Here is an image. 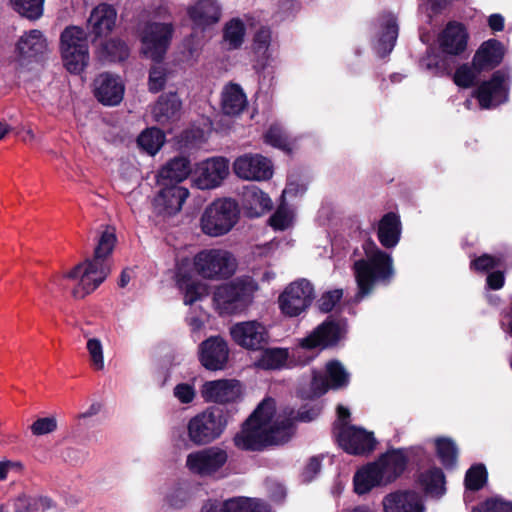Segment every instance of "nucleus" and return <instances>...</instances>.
<instances>
[{"label":"nucleus","mask_w":512,"mask_h":512,"mask_svg":"<svg viewBox=\"0 0 512 512\" xmlns=\"http://www.w3.org/2000/svg\"><path fill=\"white\" fill-rule=\"evenodd\" d=\"M506 75L502 70L493 72L489 80L483 81L475 91V98L484 109L502 104L508 99V89L505 87Z\"/></svg>","instance_id":"nucleus-17"},{"label":"nucleus","mask_w":512,"mask_h":512,"mask_svg":"<svg viewBox=\"0 0 512 512\" xmlns=\"http://www.w3.org/2000/svg\"><path fill=\"white\" fill-rule=\"evenodd\" d=\"M275 413V401L272 398H265L260 402L251 415L245 420L246 425L250 424L269 427Z\"/></svg>","instance_id":"nucleus-40"},{"label":"nucleus","mask_w":512,"mask_h":512,"mask_svg":"<svg viewBox=\"0 0 512 512\" xmlns=\"http://www.w3.org/2000/svg\"><path fill=\"white\" fill-rule=\"evenodd\" d=\"M94 86L95 98L105 106H116L123 100L125 88L118 76L101 73L94 80Z\"/></svg>","instance_id":"nucleus-23"},{"label":"nucleus","mask_w":512,"mask_h":512,"mask_svg":"<svg viewBox=\"0 0 512 512\" xmlns=\"http://www.w3.org/2000/svg\"><path fill=\"white\" fill-rule=\"evenodd\" d=\"M505 47L495 38L480 44L472 58V67L477 73L489 72L497 68L504 60Z\"/></svg>","instance_id":"nucleus-20"},{"label":"nucleus","mask_w":512,"mask_h":512,"mask_svg":"<svg viewBox=\"0 0 512 512\" xmlns=\"http://www.w3.org/2000/svg\"><path fill=\"white\" fill-rule=\"evenodd\" d=\"M343 297L342 289H334L324 292L317 301V307L322 313L331 312Z\"/></svg>","instance_id":"nucleus-51"},{"label":"nucleus","mask_w":512,"mask_h":512,"mask_svg":"<svg viewBox=\"0 0 512 512\" xmlns=\"http://www.w3.org/2000/svg\"><path fill=\"white\" fill-rule=\"evenodd\" d=\"M245 512H270V509L264 501L248 498Z\"/></svg>","instance_id":"nucleus-64"},{"label":"nucleus","mask_w":512,"mask_h":512,"mask_svg":"<svg viewBox=\"0 0 512 512\" xmlns=\"http://www.w3.org/2000/svg\"><path fill=\"white\" fill-rule=\"evenodd\" d=\"M193 266L199 276L210 280L227 279L236 269L235 259L225 250L205 249L193 259Z\"/></svg>","instance_id":"nucleus-8"},{"label":"nucleus","mask_w":512,"mask_h":512,"mask_svg":"<svg viewBox=\"0 0 512 512\" xmlns=\"http://www.w3.org/2000/svg\"><path fill=\"white\" fill-rule=\"evenodd\" d=\"M245 25L239 18L231 19L223 29V38L231 49L239 48L244 41Z\"/></svg>","instance_id":"nucleus-45"},{"label":"nucleus","mask_w":512,"mask_h":512,"mask_svg":"<svg viewBox=\"0 0 512 512\" xmlns=\"http://www.w3.org/2000/svg\"><path fill=\"white\" fill-rule=\"evenodd\" d=\"M469 34L465 25L457 21H449L439 33L437 42L443 54L459 56L467 49Z\"/></svg>","instance_id":"nucleus-18"},{"label":"nucleus","mask_w":512,"mask_h":512,"mask_svg":"<svg viewBox=\"0 0 512 512\" xmlns=\"http://www.w3.org/2000/svg\"><path fill=\"white\" fill-rule=\"evenodd\" d=\"M30 429L34 436L50 434L57 429V420L53 416L38 418L30 426Z\"/></svg>","instance_id":"nucleus-55"},{"label":"nucleus","mask_w":512,"mask_h":512,"mask_svg":"<svg viewBox=\"0 0 512 512\" xmlns=\"http://www.w3.org/2000/svg\"><path fill=\"white\" fill-rule=\"evenodd\" d=\"M239 381L219 379L206 381L201 388V396L206 403H216L224 406L239 398Z\"/></svg>","instance_id":"nucleus-22"},{"label":"nucleus","mask_w":512,"mask_h":512,"mask_svg":"<svg viewBox=\"0 0 512 512\" xmlns=\"http://www.w3.org/2000/svg\"><path fill=\"white\" fill-rule=\"evenodd\" d=\"M327 380L331 389L338 390L349 384V373L338 360H330L326 364Z\"/></svg>","instance_id":"nucleus-43"},{"label":"nucleus","mask_w":512,"mask_h":512,"mask_svg":"<svg viewBox=\"0 0 512 512\" xmlns=\"http://www.w3.org/2000/svg\"><path fill=\"white\" fill-rule=\"evenodd\" d=\"M239 214V205L235 200L217 199L205 209L201 217L202 231L209 236H222L234 227Z\"/></svg>","instance_id":"nucleus-7"},{"label":"nucleus","mask_w":512,"mask_h":512,"mask_svg":"<svg viewBox=\"0 0 512 512\" xmlns=\"http://www.w3.org/2000/svg\"><path fill=\"white\" fill-rule=\"evenodd\" d=\"M477 74L472 65L469 66L465 63L456 69L453 75V81L458 87L470 88L474 86Z\"/></svg>","instance_id":"nucleus-48"},{"label":"nucleus","mask_w":512,"mask_h":512,"mask_svg":"<svg viewBox=\"0 0 512 512\" xmlns=\"http://www.w3.org/2000/svg\"><path fill=\"white\" fill-rule=\"evenodd\" d=\"M401 232L402 224L398 214L388 212L379 220L377 238L384 248H394L400 241Z\"/></svg>","instance_id":"nucleus-27"},{"label":"nucleus","mask_w":512,"mask_h":512,"mask_svg":"<svg viewBox=\"0 0 512 512\" xmlns=\"http://www.w3.org/2000/svg\"><path fill=\"white\" fill-rule=\"evenodd\" d=\"M329 389L330 384L326 377L314 374L310 383V393L307 398L314 399L323 396Z\"/></svg>","instance_id":"nucleus-58"},{"label":"nucleus","mask_w":512,"mask_h":512,"mask_svg":"<svg viewBox=\"0 0 512 512\" xmlns=\"http://www.w3.org/2000/svg\"><path fill=\"white\" fill-rule=\"evenodd\" d=\"M101 52L104 58L109 62H122L129 57V48L126 43L120 39H110L101 46Z\"/></svg>","instance_id":"nucleus-44"},{"label":"nucleus","mask_w":512,"mask_h":512,"mask_svg":"<svg viewBox=\"0 0 512 512\" xmlns=\"http://www.w3.org/2000/svg\"><path fill=\"white\" fill-rule=\"evenodd\" d=\"M226 406H209L191 417L187 423V437L195 446H206L218 440L234 415Z\"/></svg>","instance_id":"nucleus-5"},{"label":"nucleus","mask_w":512,"mask_h":512,"mask_svg":"<svg viewBox=\"0 0 512 512\" xmlns=\"http://www.w3.org/2000/svg\"><path fill=\"white\" fill-rule=\"evenodd\" d=\"M362 249L366 258L356 260L352 266L358 289L356 302L369 296L376 285H390L395 276L392 256L381 250L371 238L364 241Z\"/></svg>","instance_id":"nucleus-3"},{"label":"nucleus","mask_w":512,"mask_h":512,"mask_svg":"<svg viewBox=\"0 0 512 512\" xmlns=\"http://www.w3.org/2000/svg\"><path fill=\"white\" fill-rule=\"evenodd\" d=\"M229 174V161L224 157H214L203 162L195 183L202 190L218 187Z\"/></svg>","instance_id":"nucleus-24"},{"label":"nucleus","mask_w":512,"mask_h":512,"mask_svg":"<svg viewBox=\"0 0 512 512\" xmlns=\"http://www.w3.org/2000/svg\"><path fill=\"white\" fill-rule=\"evenodd\" d=\"M167 81V69L160 63H156L149 70V91L158 93L164 89Z\"/></svg>","instance_id":"nucleus-47"},{"label":"nucleus","mask_w":512,"mask_h":512,"mask_svg":"<svg viewBox=\"0 0 512 512\" xmlns=\"http://www.w3.org/2000/svg\"><path fill=\"white\" fill-rule=\"evenodd\" d=\"M313 299V285L306 279H300L284 289L278 297V305L283 315L297 317L311 306Z\"/></svg>","instance_id":"nucleus-10"},{"label":"nucleus","mask_w":512,"mask_h":512,"mask_svg":"<svg viewBox=\"0 0 512 512\" xmlns=\"http://www.w3.org/2000/svg\"><path fill=\"white\" fill-rule=\"evenodd\" d=\"M275 413V401L272 398H265L260 402L251 415L245 420L246 425L250 424L269 427Z\"/></svg>","instance_id":"nucleus-41"},{"label":"nucleus","mask_w":512,"mask_h":512,"mask_svg":"<svg viewBox=\"0 0 512 512\" xmlns=\"http://www.w3.org/2000/svg\"><path fill=\"white\" fill-rule=\"evenodd\" d=\"M409 459L404 448L390 449L375 461L382 471L385 483H391L399 478L407 468Z\"/></svg>","instance_id":"nucleus-26"},{"label":"nucleus","mask_w":512,"mask_h":512,"mask_svg":"<svg viewBox=\"0 0 512 512\" xmlns=\"http://www.w3.org/2000/svg\"><path fill=\"white\" fill-rule=\"evenodd\" d=\"M341 339L340 324L328 317L324 322L318 325L311 334L303 338L300 346L307 350L315 348H329L338 344Z\"/></svg>","instance_id":"nucleus-21"},{"label":"nucleus","mask_w":512,"mask_h":512,"mask_svg":"<svg viewBox=\"0 0 512 512\" xmlns=\"http://www.w3.org/2000/svg\"><path fill=\"white\" fill-rule=\"evenodd\" d=\"M487 286L492 290H499L504 286L505 277L502 271H494L488 274Z\"/></svg>","instance_id":"nucleus-63"},{"label":"nucleus","mask_w":512,"mask_h":512,"mask_svg":"<svg viewBox=\"0 0 512 512\" xmlns=\"http://www.w3.org/2000/svg\"><path fill=\"white\" fill-rule=\"evenodd\" d=\"M384 512H423V504L416 493L396 491L383 499Z\"/></svg>","instance_id":"nucleus-28"},{"label":"nucleus","mask_w":512,"mask_h":512,"mask_svg":"<svg viewBox=\"0 0 512 512\" xmlns=\"http://www.w3.org/2000/svg\"><path fill=\"white\" fill-rule=\"evenodd\" d=\"M181 107L182 102L176 92L162 94L153 110L156 121L164 124L178 118Z\"/></svg>","instance_id":"nucleus-31"},{"label":"nucleus","mask_w":512,"mask_h":512,"mask_svg":"<svg viewBox=\"0 0 512 512\" xmlns=\"http://www.w3.org/2000/svg\"><path fill=\"white\" fill-rule=\"evenodd\" d=\"M418 483L423 491L431 496L440 497L445 491V474L439 467H431L418 476Z\"/></svg>","instance_id":"nucleus-32"},{"label":"nucleus","mask_w":512,"mask_h":512,"mask_svg":"<svg viewBox=\"0 0 512 512\" xmlns=\"http://www.w3.org/2000/svg\"><path fill=\"white\" fill-rule=\"evenodd\" d=\"M333 434L338 446L349 455H368L377 444L373 432L354 425L334 424Z\"/></svg>","instance_id":"nucleus-9"},{"label":"nucleus","mask_w":512,"mask_h":512,"mask_svg":"<svg viewBox=\"0 0 512 512\" xmlns=\"http://www.w3.org/2000/svg\"><path fill=\"white\" fill-rule=\"evenodd\" d=\"M271 42V31L267 27H261L253 39V47L256 53L264 52L268 49Z\"/></svg>","instance_id":"nucleus-59"},{"label":"nucleus","mask_w":512,"mask_h":512,"mask_svg":"<svg viewBox=\"0 0 512 512\" xmlns=\"http://www.w3.org/2000/svg\"><path fill=\"white\" fill-rule=\"evenodd\" d=\"M228 359V343L219 335L210 336L199 345V361L209 371L223 370Z\"/></svg>","instance_id":"nucleus-16"},{"label":"nucleus","mask_w":512,"mask_h":512,"mask_svg":"<svg viewBox=\"0 0 512 512\" xmlns=\"http://www.w3.org/2000/svg\"><path fill=\"white\" fill-rule=\"evenodd\" d=\"M174 27L171 23H147L141 38L143 53L155 63L162 62L173 37Z\"/></svg>","instance_id":"nucleus-12"},{"label":"nucleus","mask_w":512,"mask_h":512,"mask_svg":"<svg viewBox=\"0 0 512 512\" xmlns=\"http://www.w3.org/2000/svg\"><path fill=\"white\" fill-rule=\"evenodd\" d=\"M228 461L227 451L219 446H210L191 452L186 458V467L194 474L212 476Z\"/></svg>","instance_id":"nucleus-13"},{"label":"nucleus","mask_w":512,"mask_h":512,"mask_svg":"<svg viewBox=\"0 0 512 512\" xmlns=\"http://www.w3.org/2000/svg\"><path fill=\"white\" fill-rule=\"evenodd\" d=\"M247 499L245 497L231 498L222 502L225 512H245Z\"/></svg>","instance_id":"nucleus-62"},{"label":"nucleus","mask_w":512,"mask_h":512,"mask_svg":"<svg viewBox=\"0 0 512 512\" xmlns=\"http://www.w3.org/2000/svg\"><path fill=\"white\" fill-rule=\"evenodd\" d=\"M398 24L396 18L390 16L384 23L375 50L380 58L387 57L396 44L398 38Z\"/></svg>","instance_id":"nucleus-34"},{"label":"nucleus","mask_w":512,"mask_h":512,"mask_svg":"<svg viewBox=\"0 0 512 512\" xmlns=\"http://www.w3.org/2000/svg\"><path fill=\"white\" fill-rule=\"evenodd\" d=\"M500 263V258L484 253L471 261L470 268L476 272H488L498 267Z\"/></svg>","instance_id":"nucleus-53"},{"label":"nucleus","mask_w":512,"mask_h":512,"mask_svg":"<svg viewBox=\"0 0 512 512\" xmlns=\"http://www.w3.org/2000/svg\"><path fill=\"white\" fill-rule=\"evenodd\" d=\"M241 205L249 218L260 217L272 209V201L268 194L253 184L243 187Z\"/></svg>","instance_id":"nucleus-25"},{"label":"nucleus","mask_w":512,"mask_h":512,"mask_svg":"<svg viewBox=\"0 0 512 512\" xmlns=\"http://www.w3.org/2000/svg\"><path fill=\"white\" fill-rule=\"evenodd\" d=\"M383 484H386L385 478L375 461L357 470L353 476L354 492L358 495H364Z\"/></svg>","instance_id":"nucleus-29"},{"label":"nucleus","mask_w":512,"mask_h":512,"mask_svg":"<svg viewBox=\"0 0 512 512\" xmlns=\"http://www.w3.org/2000/svg\"><path fill=\"white\" fill-rule=\"evenodd\" d=\"M421 64L435 76H444L449 74L447 61L437 55H427L422 59Z\"/></svg>","instance_id":"nucleus-52"},{"label":"nucleus","mask_w":512,"mask_h":512,"mask_svg":"<svg viewBox=\"0 0 512 512\" xmlns=\"http://www.w3.org/2000/svg\"><path fill=\"white\" fill-rule=\"evenodd\" d=\"M436 455L446 470L457 465L458 448L451 438L439 437L435 440Z\"/></svg>","instance_id":"nucleus-38"},{"label":"nucleus","mask_w":512,"mask_h":512,"mask_svg":"<svg viewBox=\"0 0 512 512\" xmlns=\"http://www.w3.org/2000/svg\"><path fill=\"white\" fill-rule=\"evenodd\" d=\"M257 285L249 278H236L216 287L213 302L219 315H237L245 312L253 302Z\"/></svg>","instance_id":"nucleus-6"},{"label":"nucleus","mask_w":512,"mask_h":512,"mask_svg":"<svg viewBox=\"0 0 512 512\" xmlns=\"http://www.w3.org/2000/svg\"><path fill=\"white\" fill-rule=\"evenodd\" d=\"M117 11L107 3L94 7L87 21L88 33L81 27H66L60 35L61 57L64 67L73 74H80L89 63L88 37L95 42L106 37L116 25Z\"/></svg>","instance_id":"nucleus-1"},{"label":"nucleus","mask_w":512,"mask_h":512,"mask_svg":"<svg viewBox=\"0 0 512 512\" xmlns=\"http://www.w3.org/2000/svg\"><path fill=\"white\" fill-rule=\"evenodd\" d=\"M174 396L182 403L189 404L195 398V389L191 384L179 383L174 387Z\"/></svg>","instance_id":"nucleus-60"},{"label":"nucleus","mask_w":512,"mask_h":512,"mask_svg":"<svg viewBox=\"0 0 512 512\" xmlns=\"http://www.w3.org/2000/svg\"><path fill=\"white\" fill-rule=\"evenodd\" d=\"M189 190L179 185H165L153 199L154 212L159 216H173L189 196Z\"/></svg>","instance_id":"nucleus-19"},{"label":"nucleus","mask_w":512,"mask_h":512,"mask_svg":"<svg viewBox=\"0 0 512 512\" xmlns=\"http://www.w3.org/2000/svg\"><path fill=\"white\" fill-rule=\"evenodd\" d=\"M229 334L236 345L248 351H260L270 342L268 328L257 320L234 323Z\"/></svg>","instance_id":"nucleus-11"},{"label":"nucleus","mask_w":512,"mask_h":512,"mask_svg":"<svg viewBox=\"0 0 512 512\" xmlns=\"http://www.w3.org/2000/svg\"><path fill=\"white\" fill-rule=\"evenodd\" d=\"M255 365L263 370H277L285 366L288 360L286 348H264Z\"/></svg>","instance_id":"nucleus-37"},{"label":"nucleus","mask_w":512,"mask_h":512,"mask_svg":"<svg viewBox=\"0 0 512 512\" xmlns=\"http://www.w3.org/2000/svg\"><path fill=\"white\" fill-rule=\"evenodd\" d=\"M165 142V134L159 128H147L137 139L139 147L146 151L149 155H155Z\"/></svg>","instance_id":"nucleus-39"},{"label":"nucleus","mask_w":512,"mask_h":512,"mask_svg":"<svg viewBox=\"0 0 512 512\" xmlns=\"http://www.w3.org/2000/svg\"><path fill=\"white\" fill-rule=\"evenodd\" d=\"M46 49L47 42L40 30L25 32L16 43V71L20 73L27 63L38 61Z\"/></svg>","instance_id":"nucleus-14"},{"label":"nucleus","mask_w":512,"mask_h":512,"mask_svg":"<svg viewBox=\"0 0 512 512\" xmlns=\"http://www.w3.org/2000/svg\"><path fill=\"white\" fill-rule=\"evenodd\" d=\"M45 0H9L11 7L22 17L37 20L43 15Z\"/></svg>","instance_id":"nucleus-42"},{"label":"nucleus","mask_w":512,"mask_h":512,"mask_svg":"<svg viewBox=\"0 0 512 512\" xmlns=\"http://www.w3.org/2000/svg\"><path fill=\"white\" fill-rule=\"evenodd\" d=\"M234 173L245 180L265 181L273 176L271 161L260 154H245L233 164Z\"/></svg>","instance_id":"nucleus-15"},{"label":"nucleus","mask_w":512,"mask_h":512,"mask_svg":"<svg viewBox=\"0 0 512 512\" xmlns=\"http://www.w3.org/2000/svg\"><path fill=\"white\" fill-rule=\"evenodd\" d=\"M472 512H512V502L489 498L473 507Z\"/></svg>","instance_id":"nucleus-50"},{"label":"nucleus","mask_w":512,"mask_h":512,"mask_svg":"<svg viewBox=\"0 0 512 512\" xmlns=\"http://www.w3.org/2000/svg\"><path fill=\"white\" fill-rule=\"evenodd\" d=\"M87 350L91 357L92 365L96 370L104 368V358L102 344L99 339L91 338L87 342Z\"/></svg>","instance_id":"nucleus-56"},{"label":"nucleus","mask_w":512,"mask_h":512,"mask_svg":"<svg viewBox=\"0 0 512 512\" xmlns=\"http://www.w3.org/2000/svg\"><path fill=\"white\" fill-rule=\"evenodd\" d=\"M246 105V95L238 84H231L223 93L222 111L225 115H238L244 110Z\"/></svg>","instance_id":"nucleus-36"},{"label":"nucleus","mask_w":512,"mask_h":512,"mask_svg":"<svg viewBox=\"0 0 512 512\" xmlns=\"http://www.w3.org/2000/svg\"><path fill=\"white\" fill-rule=\"evenodd\" d=\"M318 413L319 411L316 408L307 409L306 407H302L296 412L293 408L286 407L283 410V418L292 417L293 424L295 423V421L309 422L314 420L317 417ZM294 429L295 426L293 425V430Z\"/></svg>","instance_id":"nucleus-54"},{"label":"nucleus","mask_w":512,"mask_h":512,"mask_svg":"<svg viewBox=\"0 0 512 512\" xmlns=\"http://www.w3.org/2000/svg\"><path fill=\"white\" fill-rule=\"evenodd\" d=\"M323 458L324 457L322 455H316L309 458L301 474L304 482H311L321 471Z\"/></svg>","instance_id":"nucleus-57"},{"label":"nucleus","mask_w":512,"mask_h":512,"mask_svg":"<svg viewBox=\"0 0 512 512\" xmlns=\"http://www.w3.org/2000/svg\"><path fill=\"white\" fill-rule=\"evenodd\" d=\"M117 242L115 229L107 226L97 240L93 257L84 263L77 264L65 278H80L78 285L73 289L75 298L82 299L96 290L111 272V255Z\"/></svg>","instance_id":"nucleus-2"},{"label":"nucleus","mask_w":512,"mask_h":512,"mask_svg":"<svg viewBox=\"0 0 512 512\" xmlns=\"http://www.w3.org/2000/svg\"><path fill=\"white\" fill-rule=\"evenodd\" d=\"M293 436L292 417H278L269 427L242 424L240 432L234 438V445L244 451H264L272 446L283 445Z\"/></svg>","instance_id":"nucleus-4"},{"label":"nucleus","mask_w":512,"mask_h":512,"mask_svg":"<svg viewBox=\"0 0 512 512\" xmlns=\"http://www.w3.org/2000/svg\"><path fill=\"white\" fill-rule=\"evenodd\" d=\"M488 473L483 464L471 466L465 474V488L470 491H479L487 481Z\"/></svg>","instance_id":"nucleus-46"},{"label":"nucleus","mask_w":512,"mask_h":512,"mask_svg":"<svg viewBox=\"0 0 512 512\" xmlns=\"http://www.w3.org/2000/svg\"><path fill=\"white\" fill-rule=\"evenodd\" d=\"M177 285L184 294V304L188 306L208 295L207 286L198 280H193L187 273L177 275Z\"/></svg>","instance_id":"nucleus-33"},{"label":"nucleus","mask_w":512,"mask_h":512,"mask_svg":"<svg viewBox=\"0 0 512 512\" xmlns=\"http://www.w3.org/2000/svg\"><path fill=\"white\" fill-rule=\"evenodd\" d=\"M264 142L283 151H290L289 143L282 129L277 125H271L263 136Z\"/></svg>","instance_id":"nucleus-49"},{"label":"nucleus","mask_w":512,"mask_h":512,"mask_svg":"<svg viewBox=\"0 0 512 512\" xmlns=\"http://www.w3.org/2000/svg\"><path fill=\"white\" fill-rule=\"evenodd\" d=\"M188 15L196 25L206 26L219 21L221 9L215 0H198L188 9Z\"/></svg>","instance_id":"nucleus-30"},{"label":"nucleus","mask_w":512,"mask_h":512,"mask_svg":"<svg viewBox=\"0 0 512 512\" xmlns=\"http://www.w3.org/2000/svg\"><path fill=\"white\" fill-rule=\"evenodd\" d=\"M191 173L190 160L185 156H176L166 163L159 171L163 180L179 183L185 180Z\"/></svg>","instance_id":"nucleus-35"},{"label":"nucleus","mask_w":512,"mask_h":512,"mask_svg":"<svg viewBox=\"0 0 512 512\" xmlns=\"http://www.w3.org/2000/svg\"><path fill=\"white\" fill-rule=\"evenodd\" d=\"M269 224L275 230L287 229L290 224V218L287 210L279 207L269 218Z\"/></svg>","instance_id":"nucleus-61"}]
</instances>
